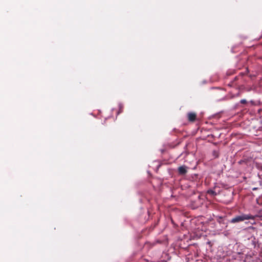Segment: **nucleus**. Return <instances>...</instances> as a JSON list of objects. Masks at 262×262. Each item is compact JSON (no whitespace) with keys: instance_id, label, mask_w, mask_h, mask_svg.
I'll list each match as a JSON object with an SVG mask.
<instances>
[{"instance_id":"f257e3e1","label":"nucleus","mask_w":262,"mask_h":262,"mask_svg":"<svg viewBox=\"0 0 262 262\" xmlns=\"http://www.w3.org/2000/svg\"><path fill=\"white\" fill-rule=\"evenodd\" d=\"M255 217L250 214H242L239 215H237L233 217L230 222L231 223H236L241 222L250 219H254Z\"/></svg>"},{"instance_id":"f03ea898","label":"nucleus","mask_w":262,"mask_h":262,"mask_svg":"<svg viewBox=\"0 0 262 262\" xmlns=\"http://www.w3.org/2000/svg\"><path fill=\"white\" fill-rule=\"evenodd\" d=\"M188 167L185 165L181 166L178 167V171L180 175H185L187 172Z\"/></svg>"},{"instance_id":"7ed1b4c3","label":"nucleus","mask_w":262,"mask_h":262,"mask_svg":"<svg viewBox=\"0 0 262 262\" xmlns=\"http://www.w3.org/2000/svg\"><path fill=\"white\" fill-rule=\"evenodd\" d=\"M188 120L190 122H194L196 118V114L193 112H189L187 114Z\"/></svg>"},{"instance_id":"20e7f679","label":"nucleus","mask_w":262,"mask_h":262,"mask_svg":"<svg viewBox=\"0 0 262 262\" xmlns=\"http://www.w3.org/2000/svg\"><path fill=\"white\" fill-rule=\"evenodd\" d=\"M207 194L211 196H214L217 195V193L212 189H209L207 191Z\"/></svg>"},{"instance_id":"39448f33","label":"nucleus","mask_w":262,"mask_h":262,"mask_svg":"<svg viewBox=\"0 0 262 262\" xmlns=\"http://www.w3.org/2000/svg\"><path fill=\"white\" fill-rule=\"evenodd\" d=\"M247 102V101L245 99H242L241 100V103L242 104H245Z\"/></svg>"}]
</instances>
